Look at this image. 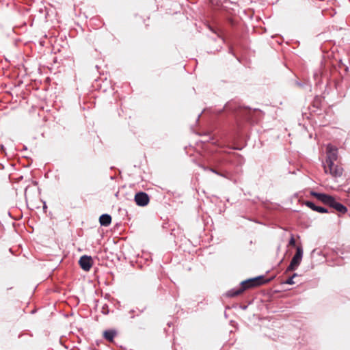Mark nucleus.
<instances>
[{
  "label": "nucleus",
  "mask_w": 350,
  "mask_h": 350,
  "mask_svg": "<svg viewBox=\"0 0 350 350\" xmlns=\"http://www.w3.org/2000/svg\"><path fill=\"white\" fill-rule=\"evenodd\" d=\"M324 170L325 173H329L332 176L340 177L342 176L343 169L341 166L336 165L338 159V149L329 144L327 147V157Z\"/></svg>",
  "instance_id": "f257e3e1"
},
{
  "label": "nucleus",
  "mask_w": 350,
  "mask_h": 350,
  "mask_svg": "<svg viewBox=\"0 0 350 350\" xmlns=\"http://www.w3.org/2000/svg\"><path fill=\"white\" fill-rule=\"evenodd\" d=\"M270 280H267L263 275L247 279L241 282V286L232 288L226 293L228 297H234L241 295L246 289L259 286L267 283Z\"/></svg>",
  "instance_id": "f03ea898"
},
{
  "label": "nucleus",
  "mask_w": 350,
  "mask_h": 350,
  "mask_svg": "<svg viewBox=\"0 0 350 350\" xmlns=\"http://www.w3.org/2000/svg\"><path fill=\"white\" fill-rule=\"evenodd\" d=\"M303 257V250L301 246H298L296 249V253L293 257L290 265L286 268V272H289L295 270L300 265Z\"/></svg>",
  "instance_id": "7ed1b4c3"
},
{
  "label": "nucleus",
  "mask_w": 350,
  "mask_h": 350,
  "mask_svg": "<svg viewBox=\"0 0 350 350\" xmlns=\"http://www.w3.org/2000/svg\"><path fill=\"white\" fill-rule=\"evenodd\" d=\"M134 200L136 204L139 206H146L150 201L148 195L142 191L137 193L135 196Z\"/></svg>",
  "instance_id": "20e7f679"
},
{
  "label": "nucleus",
  "mask_w": 350,
  "mask_h": 350,
  "mask_svg": "<svg viewBox=\"0 0 350 350\" xmlns=\"http://www.w3.org/2000/svg\"><path fill=\"white\" fill-rule=\"evenodd\" d=\"M79 264L84 271H89L92 266V259L91 256L84 255L79 260Z\"/></svg>",
  "instance_id": "39448f33"
},
{
  "label": "nucleus",
  "mask_w": 350,
  "mask_h": 350,
  "mask_svg": "<svg viewBox=\"0 0 350 350\" xmlns=\"http://www.w3.org/2000/svg\"><path fill=\"white\" fill-rule=\"evenodd\" d=\"M224 109L226 111H231L232 112L237 113L239 115L242 116L241 113L242 112L243 109L235 101L232 100L226 103L224 107Z\"/></svg>",
  "instance_id": "423d86ee"
},
{
  "label": "nucleus",
  "mask_w": 350,
  "mask_h": 350,
  "mask_svg": "<svg viewBox=\"0 0 350 350\" xmlns=\"http://www.w3.org/2000/svg\"><path fill=\"white\" fill-rule=\"evenodd\" d=\"M305 204L308 207L310 208L312 210H313L314 211H317V212H319V213H330L331 212L327 208H324L323 206H317L314 202H310V201H306L305 202Z\"/></svg>",
  "instance_id": "0eeeda50"
},
{
  "label": "nucleus",
  "mask_w": 350,
  "mask_h": 350,
  "mask_svg": "<svg viewBox=\"0 0 350 350\" xmlns=\"http://www.w3.org/2000/svg\"><path fill=\"white\" fill-rule=\"evenodd\" d=\"M319 200L322 202L323 204L328 205L329 207H332V205L333 204L335 198L332 196L323 193Z\"/></svg>",
  "instance_id": "6e6552de"
},
{
  "label": "nucleus",
  "mask_w": 350,
  "mask_h": 350,
  "mask_svg": "<svg viewBox=\"0 0 350 350\" xmlns=\"http://www.w3.org/2000/svg\"><path fill=\"white\" fill-rule=\"evenodd\" d=\"M331 208L335 209L336 211L342 214H345L347 212V208L342 204L336 202V200H334Z\"/></svg>",
  "instance_id": "1a4fd4ad"
},
{
  "label": "nucleus",
  "mask_w": 350,
  "mask_h": 350,
  "mask_svg": "<svg viewBox=\"0 0 350 350\" xmlns=\"http://www.w3.org/2000/svg\"><path fill=\"white\" fill-rule=\"evenodd\" d=\"M117 335V332L114 329H107L103 332V337L109 342H113L114 337Z\"/></svg>",
  "instance_id": "9d476101"
},
{
  "label": "nucleus",
  "mask_w": 350,
  "mask_h": 350,
  "mask_svg": "<svg viewBox=\"0 0 350 350\" xmlns=\"http://www.w3.org/2000/svg\"><path fill=\"white\" fill-rule=\"evenodd\" d=\"M99 221L101 226H108L111 223V217L109 214H103L100 216Z\"/></svg>",
  "instance_id": "9b49d317"
},
{
  "label": "nucleus",
  "mask_w": 350,
  "mask_h": 350,
  "mask_svg": "<svg viewBox=\"0 0 350 350\" xmlns=\"http://www.w3.org/2000/svg\"><path fill=\"white\" fill-rule=\"evenodd\" d=\"M202 168L204 170H208V171H210L217 175H219L220 176H224V175L220 172H219L218 171H217L214 168H212V167H202Z\"/></svg>",
  "instance_id": "f8f14e48"
},
{
  "label": "nucleus",
  "mask_w": 350,
  "mask_h": 350,
  "mask_svg": "<svg viewBox=\"0 0 350 350\" xmlns=\"http://www.w3.org/2000/svg\"><path fill=\"white\" fill-rule=\"evenodd\" d=\"M310 194H311V196L315 197L316 198H317L319 200L323 193H318L316 191H311Z\"/></svg>",
  "instance_id": "ddd939ff"
},
{
  "label": "nucleus",
  "mask_w": 350,
  "mask_h": 350,
  "mask_svg": "<svg viewBox=\"0 0 350 350\" xmlns=\"http://www.w3.org/2000/svg\"><path fill=\"white\" fill-rule=\"evenodd\" d=\"M284 283L289 285H292L294 284L295 282L293 280V277H290L286 280Z\"/></svg>",
  "instance_id": "4468645a"
},
{
  "label": "nucleus",
  "mask_w": 350,
  "mask_h": 350,
  "mask_svg": "<svg viewBox=\"0 0 350 350\" xmlns=\"http://www.w3.org/2000/svg\"><path fill=\"white\" fill-rule=\"evenodd\" d=\"M289 245H291V246H295V238L293 237V235L291 236L290 240H289Z\"/></svg>",
  "instance_id": "2eb2a0df"
},
{
  "label": "nucleus",
  "mask_w": 350,
  "mask_h": 350,
  "mask_svg": "<svg viewBox=\"0 0 350 350\" xmlns=\"http://www.w3.org/2000/svg\"><path fill=\"white\" fill-rule=\"evenodd\" d=\"M297 276H298L297 273H294L291 277H293L294 279Z\"/></svg>",
  "instance_id": "dca6fc26"
},
{
  "label": "nucleus",
  "mask_w": 350,
  "mask_h": 350,
  "mask_svg": "<svg viewBox=\"0 0 350 350\" xmlns=\"http://www.w3.org/2000/svg\"><path fill=\"white\" fill-rule=\"evenodd\" d=\"M0 149H1V150H3V149H4V146H3V145H1V146H0Z\"/></svg>",
  "instance_id": "f3484780"
},
{
  "label": "nucleus",
  "mask_w": 350,
  "mask_h": 350,
  "mask_svg": "<svg viewBox=\"0 0 350 350\" xmlns=\"http://www.w3.org/2000/svg\"><path fill=\"white\" fill-rule=\"evenodd\" d=\"M297 84H298L299 85H300V86H301V85H302V84H301V83H298Z\"/></svg>",
  "instance_id": "a211bd4d"
}]
</instances>
